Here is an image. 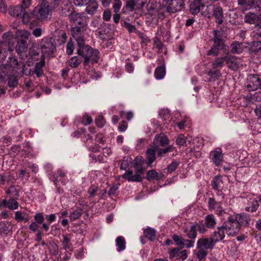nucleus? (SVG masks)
<instances>
[{"label": "nucleus", "instance_id": "39448f33", "mask_svg": "<svg viewBox=\"0 0 261 261\" xmlns=\"http://www.w3.org/2000/svg\"><path fill=\"white\" fill-rule=\"evenodd\" d=\"M40 49L43 54L47 55L54 53L56 49L55 40L50 37H45L41 40Z\"/></svg>", "mask_w": 261, "mask_h": 261}, {"label": "nucleus", "instance_id": "ddd939ff", "mask_svg": "<svg viewBox=\"0 0 261 261\" xmlns=\"http://www.w3.org/2000/svg\"><path fill=\"white\" fill-rule=\"evenodd\" d=\"M184 6L185 4L182 0H170L166 10L168 12L173 13L181 11Z\"/></svg>", "mask_w": 261, "mask_h": 261}, {"label": "nucleus", "instance_id": "393cba45", "mask_svg": "<svg viewBox=\"0 0 261 261\" xmlns=\"http://www.w3.org/2000/svg\"><path fill=\"white\" fill-rule=\"evenodd\" d=\"M212 189L214 190H218L223 187V181L222 179L221 175H218L214 177L211 181Z\"/></svg>", "mask_w": 261, "mask_h": 261}, {"label": "nucleus", "instance_id": "0e129e2a", "mask_svg": "<svg viewBox=\"0 0 261 261\" xmlns=\"http://www.w3.org/2000/svg\"><path fill=\"white\" fill-rule=\"evenodd\" d=\"M123 26L128 31L129 33L135 32L137 30L135 25H132L126 21L124 22Z\"/></svg>", "mask_w": 261, "mask_h": 261}, {"label": "nucleus", "instance_id": "5701e85b", "mask_svg": "<svg viewBox=\"0 0 261 261\" xmlns=\"http://www.w3.org/2000/svg\"><path fill=\"white\" fill-rule=\"evenodd\" d=\"M184 232L189 239L195 240L197 235L196 226L192 225L189 228L187 227L184 228Z\"/></svg>", "mask_w": 261, "mask_h": 261}, {"label": "nucleus", "instance_id": "e2e57ef3", "mask_svg": "<svg viewBox=\"0 0 261 261\" xmlns=\"http://www.w3.org/2000/svg\"><path fill=\"white\" fill-rule=\"evenodd\" d=\"M90 157L94 160L95 162H105L106 159L103 157V156H101V155H96L94 154V153H92L90 154Z\"/></svg>", "mask_w": 261, "mask_h": 261}, {"label": "nucleus", "instance_id": "37998d69", "mask_svg": "<svg viewBox=\"0 0 261 261\" xmlns=\"http://www.w3.org/2000/svg\"><path fill=\"white\" fill-rule=\"evenodd\" d=\"M207 75L210 76L208 81H211L212 80H215V79L221 76V74L219 70L215 69L213 70L211 69L207 72Z\"/></svg>", "mask_w": 261, "mask_h": 261}, {"label": "nucleus", "instance_id": "79ce46f5", "mask_svg": "<svg viewBox=\"0 0 261 261\" xmlns=\"http://www.w3.org/2000/svg\"><path fill=\"white\" fill-rule=\"evenodd\" d=\"M81 63V59L77 56H74L69 60L68 65L71 68H75L77 67Z\"/></svg>", "mask_w": 261, "mask_h": 261}, {"label": "nucleus", "instance_id": "72a5a7b5", "mask_svg": "<svg viewBox=\"0 0 261 261\" xmlns=\"http://www.w3.org/2000/svg\"><path fill=\"white\" fill-rule=\"evenodd\" d=\"M144 235L146 238H147L151 241H154L156 238L155 230L151 228L145 229L144 230Z\"/></svg>", "mask_w": 261, "mask_h": 261}, {"label": "nucleus", "instance_id": "dca6fc26", "mask_svg": "<svg viewBox=\"0 0 261 261\" xmlns=\"http://www.w3.org/2000/svg\"><path fill=\"white\" fill-rule=\"evenodd\" d=\"M169 143V140L168 137L163 133L157 135L153 139L151 145H158V147L161 146L164 147Z\"/></svg>", "mask_w": 261, "mask_h": 261}, {"label": "nucleus", "instance_id": "4d7b16f0", "mask_svg": "<svg viewBox=\"0 0 261 261\" xmlns=\"http://www.w3.org/2000/svg\"><path fill=\"white\" fill-rule=\"evenodd\" d=\"M112 17V12L110 9H106L103 11L102 14V19L104 21H109Z\"/></svg>", "mask_w": 261, "mask_h": 261}, {"label": "nucleus", "instance_id": "bf43d9fd", "mask_svg": "<svg viewBox=\"0 0 261 261\" xmlns=\"http://www.w3.org/2000/svg\"><path fill=\"white\" fill-rule=\"evenodd\" d=\"M112 8L113 10V12L115 13L113 16V21L115 24H118L120 19V15L119 13V12L121 8L117 9V10H118L117 11L114 10V7L113 6H112Z\"/></svg>", "mask_w": 261, "mask_h": 261}, {"label": "nucleus", "instance_id": "680f3d73", "mask_svg": "<svg viewBox=\"0 0 261 261\" xmlns=\"http://www.w3.org/2000/svg\"><path fill=\"white\" fill-rule=\"evenodd\" d=\"M98 190V187L94 185H91L88 190V193L89 194L90 197H93L97 192Z\"/></svg>", "mask_w": 261, "mask_h": 261}, {"label": "nucleus", "instance_id": "f03ea898", "mask_svg": "<svg viewBox=\"0 0 261 261\" xmlns=\"http://www.w3.org/2000/svg\"><path fill=\"white\" fill-rule=\"evenodd\" d=\"M34 17L41 21L50 20L52 16V10L46 1H42L41 3L38 5L32 12Z\"/></svg>", "mask_w": 261, "mask_h": 261}, {"label": "nucleus", "instance_id": "c9c22d12", "mask_svg": "<svg viewBox=\"0 0 261 261\" xmlns=\"http://www.w3.org/2000/svg\"><path fill=\"white\" fill-rule=\"evenodd\" d=\"M116 243L117 246V251L120 252L125 248V241L124 238L122 236L118 237L116 239Z\"/></svg>", "mask_w": 261, "mask_h": 261}, {"label": "nucleus", "instance_id": "6e6d98bb", "mask_svg": "<svg viewBox=\"0 0 261 261\" xmlns=\"http://www.w3.org/2000/svg\"><path fill=\"white\" fill-rule=\"evenodd\" d=\"M71 13H76V12H73V7L72 6L70 7H65L63 8L61 11V13L63 16H68L70 18V14Z\"/></svg>", "mask_w": 261, "mask_h": 261}, {"label": "nucleus", "instance_id": "ea45409f", "mask_svg": "<svg viewBox=\"0 0 261 261\" xmlns=\"http://www.w3.org/2000/svg\"><path fill=\"white\" fill-rule=\"evenodd\" d=\"M173 240L175 242L176 245L179 246L180 249L183 248L185 247L184 241L185 239L177 234H173L172 237Z\"/></svg>", "mask_w": 261, "mask_h": 261}, {"label": "nucleus", "instance_id": "f8f14e48", "mask_svg": "<svg viewBox=\"0 0 261 261\" xmlns=\"http://www.w3.org/2000/svg\"><path fill=\"white\" fill-rule=\"evenodd\" d=\"M212 0H194L190 6V11L193 15L198 14L205 4L212 3Z\"/></svg>", "mask_w": 261, "mask_h": 261}, {"label": "nucleus", "instance_id": "4be33fe9", "mask_svg": "<svg viewBox=\"0 0 261 261\" xmlns=\"http://www.w3.org/2000/svg\"><path fill=\"white\" fill-rule=\"evenodd\" d=\"M98 8V4L96 0H91L89 3L87 5L85 11L90 15L94 14Z\"/></svg>", "mask_w": 261, "mask_h": 261}, {"label": "nucleus", "instance_id": "4c0bfd02", "mask_svg": "<svg viewBox=\"0 0 261 261\" xmlns=\"http://www.w3.org/2000/svg\"><path fill=\"white\" fill-rule=\"evenodd\" d=\"M134 166L135 169H140L144 172L145 169L143 167V164L144 163L143 158L141 156H137L135 160Z\"/></svg>", "mask_w": 261, "mask_h": 261}, {"label": "nucleus", "instance_id": "0eeeda50", "mask_svg": "<svg viewBox=\"0 0 261 261\" xmlns=\"http://www.w3.org/2000/svg\"><path fill=\"white\" fill-rule=\"evenodd\" d=\"M223 225L225 229L226 234L228 236H234L240 230L238 223H234L233 217L231 216H229L228 219L223 223Z\"/></svg>", "mask_w": 261, "mask_h": 261}, {"label": "nucleus", "instance_id": "8fccbe9b", "mask_svg": "<svg viewBox=\"0 0 261 261\" xmlns=\"http://www.w3.org/2000/svg\"><path fill=\"white\" fill-rule=\"evenodd\" d=\"M32 151V148L28 143H26L21 150V154L24 157H26Z\"/></svg>", "mask_w": 261, "mask_h": 261}, {"label": "nucleus", "instance_id": "5fc2aeb1", "mask_svg": "<svg viewBox=\"0 0 261 261\" xmlns=\"http://www.w3.org/2000/svg\"><path fill=\"white\" fill-rule=\"evenodd\" d=\"M251 202L252 206L246 207V211L251 212H255L259 206L258 202L256 200H253Z\"/></svg>", "mask_w": 261, "mask_h": 261}, {"label": "nucleus", "instance_id": "58836bf2", "mask_svg": "<svg viewBox=\"0 0 261 261\" xmlns=\"http://www.w3.org/2000/svg\"><path fill=\"white\" fill-rule=\"evenodd\" d=\"M19 204L16 201V199L14 198H11L8 201H7L6 207L10 210H16L18 208Z\"/></svg>", "mask_w": 261, "mask_h": 261}, {"label": "nucleus", "instance_id": "423d86ee", "mask_svg": "<svg viewBox=\"0 0 261 261\" xmlns=\"http://www.w3.org/2000/svg\"><path fill=\"white\" fill-rule=\"evenodd\" d=\"M87 29V27H79L76 26L71 27V33L72 37L76 40L77 44L85 43V36Z\"/></svg>", "mask_w": 261, "mask_h": 261}, {"label": "nucleus", "instance_id": "49530a36", "mask_svg": "<svg viewBox=\"0 0 261 261\" xmlns=\"http://www.w3.org/2000/svg\"><path fill=\"white\" fill-rule=\"evenodd\" d=\"M63 241H62V245L63 248L65 249L69 248L71 246L70 244V234H65L63 236Z\"/></svg>", "mask_w": 261, "mask_h": 261}, {"label": "nucleus", "instance_id": "c85d7f7f", "mask_svg": "<svg viewBox=\"0 0 261 261\" xmlns=\"http://www.w3.org/2000/svg\"><path fill=\"white\" fill-rule=\"evenodd\" d=\"M23 11H24V9L21 6H16L11 7L9 13L13 17H19L21 16Z\"/></svg>", "mask_w": 261, "mask_h": 261}, {"label": "nucleus", "instance_id": "bb28decb", "mask_svg": "<svg viewBox=\"0 0 261 261\" xmlns=\"http://www.w3.org/2000/svg\"><path fill=\"white\" fill-rule=\"evenodd\" d=\"M230 51L232 54H240L244 50L243 43L237 41L233 42L230 45Z\"/></svg>", "mask_w": 261, "mask_h": 261}, {"label": "nucleus", "instance_id": "9d476101", "mask_svg": "<svg viewBox=\"0 0 261 261\" xmlns=\"http://www.w3.org/2000/svg\"><path fill=\"white\" fill-rule=\"evenodd\" d=\"M247 88L250 91L261 89V79L255 74H250L247 79Z\"/></svg>", "mask_w": 261, "mask_h": 261}, {"label": "nucleus", "instance_id": "09e8293b", "mask_svg": "<svg viewBox=\"0 0 261 261\" xmlns=\"http://www.w3.org/2000/svg\"><path fill=\"white\" fill-rule=\"evenodd\" d=\"M179 165V162L177 161H173L171 164H170L166 169L168 173H170L174 172L178 167Z\"/></svg>", "mask_w": 261, "mask_h": 261}, {"label": "nucleus", "instance_id": "864d4df0", "mask_svg": "<svg viewBox=\"0 0 261 261\" xmlns=\"http://www.w3.org/2000/svg\"><path fill=\"white\" fill-rule=\"evenodd\" d=\"M186 143V139L185 136L180 134L176 140V144L179 147L184 146Z\"/></svg>", "mask_w": 261, "mask_h": 261}, {"label": "nucleus", "instance_id": "a211bd4d", "mask_svg": "<svg viewBox=\"0 0 261 261\" xmlns=\"http://www.w3.org/2000/svg\"><path fill=\"white\" fill-rule=\"evenodd\" d=\"M211 158L213 163L216 166H219L223 161V154L221 150L220 149L219 150H213L210 153Z\"/></svg>", "mask_w": 261, "mask_h": 261}, {"label": "nucleus", "instance_id": "7ed1b4c3", "mask_svg": "<svg viewBox=\"0 0 261 261\" xmlns=\"http://www.w3.org/2000/svg\"><path fill=\"white\" fill-rule=\"evenodd\" d=\"M216 243L212 237H202L199 239L197 242V251L196 253L197 257L201 260L204 258L207 255V250H212L215 246Z\"/></svg>", "mask_w": 261, "mask_h": 261}, {"label": "nucleus", "instance_id": "4468645a", "mask_svg": "<svg viewBox=\"0 0 261 261\" xmlns=\"http://www.w3.org/2000/svg\"><path fill=\"white\" fill-rule=\"evenodd\" d=\"M213 34L214 37L212 40L214 43L213 45L220 50L225 49V41L222 38V34L219 31L214 30Z\"/></svg>", "mask_w": 261, "mask_h": 261}, {"label": "nucleus", "instance_id": "a18cd8bd", "mask_svg": "<svg viewBox=\"0 0 261 261\" xmlns=\"http://www.w3.org/2000/svg\"><path fill=\"white\" fill-rule=\"evenodd\" d=\"M7 80L8 85L10 87H15L18 85V79L15 75L10 74Z\"/></svg>", "mask_w": 261, "mask_h": 261}, {"label": "nucleus", "instance_id": "a878e982", "mask_svg": "<svg viewBox=\"0 0 261 261\" xmlns=\"http://www.w3.org/2000/svg\"><path fill=\"white\" fill-rule=\"evenodd\" d=\"M11 73V68L9 65H3L0 67V80H5Z\"/></svg>", "mask_w": 261, "mask_h": 261}, {"label": "nucleus", "instance_id": "f704fd0d", "mask_svg": "<svg viewBox=\"0 0 261 261\" xmlns=\"http://www.w3.org/2000/svg\"><path fill=\"white\" fill-rule=\"evenodd\" d=\"M11 229L10 223L8 221L0 222V233L7 234Z\"/></svg>", "mask_w": 261, "mask_h": 261}, {"label": "nucleus", "instance_id": "338daca9", "mask_svg": "<svg viewBox=\"0 0 261 261\" xmlns=\"http://www.w3.org/2000/svg\"><path fill=\"white\" fill-rule=\"evenodd\" d=\"M244 221V216L242 214H237L233 218V222L234 223H238V226L241 228V224Z\"/></svg>", "mask_w": 261, "mask_h": 261}, {"label": "nucleus", "instance_id": "c03bdc74", "mask_svg": "<svg viewBox=\"0 0 261 261\" xmlns=\"http://www.w3.org/2000/svg\"><path fill=\"white\" fill-rule=\"evenodd\" d=\"M82 215V210L81 208L76 209L74 211L69 214V218L71 221L80 218Z\"/></svg>", "mask_w": 261, "mask_h": 261}, {"label": "nucleus", "instance_id": "1a4fd4ad", "mask_svg": "<svg viewBox=\"0 0 261 261\" xmlns=\"http://www.w3.org/2000/svg\"><path fill=\"white\" fill-rule=\"evenodd\" d=\"M146 3V0H127L125 3V8L130 12L134 11L135 9L142 11Z\"/></svg>", "mask_w": 261, "mask_h": 261}, {"label": "nucleus", "instance_id": "e433bc0d", "mask_svg": "<svg viewBox=\"0 0 261 261\" xmlns=\"http://www.w3.org/2000/svg\"><path fill=\"white\" fill-rule=\"evenodd\" d=\"M215 7V6L211 5V3L208 4V6H206V9L204 11L202 12L201 14L209 18L212 17Z\"/></svg>", "mask_w": 261, "mask_h": 261}, {"label": "nucleus", "instance_id": "7c9ffc66", "mask_svg": "<svg viewBox=\"0 0 261 261\" xmlns=\"http://www.w3.org/2000/svg\"><path fill=\"white\" fill-rule=\"evenodd\" d=\"M10 65H9L11 68H12V67H13L14 68L16 69H19L21 67H22V73L24 74V68L26 67L25 65L23 64V63H19L18 62L17 59L15 58H11L10 59Z\"/></svg>", "mask_w": 261, "mask_h": 261}, {"label": "nucleus", "instance_id": "052dcab7", "mask_svg": "<svg viewBox=\"0 0 261 261\" xmlns=\"http://www.w3.org/2000/svg\"><path fill=\"white\" fill-rule=\"evenodd\" d=\"M180 249L178 248H174L169 251V257L170 258H173L175 257H179L180 253Z\"/></svg>", "mask_w": 261, "mask_h": 261}, {"label": "nucleus", "instance_id": "412c9836", "mask_svg": "<svg viewBox=\"0 0 261 261\" xmlns=\"http://www.w3.org/2000/svg\"><path fill=\"white\" fill-rule=\"evenodd\" d=\"M213 17L216 19V22L218 24H221L223 21V10L220 6H215L213 13Z\"/></svg>", "mask_w": 261, "mask_h": 261}, {"label": "nucleus", "instance_id": "603ef678", "mask_svg": "<svg viewBox=\"0 0 261 261\" xmlns=\"http://www.w3.org/2000/svg\"><path fill=\"white\" fill-rule=\"evenodd\" d=\"M218 203L214 198L210 197L208 199V207L210 211L214 210Z\"/></svg>", "mask_w": 261, "mask_h": 261}, {"label": "nucleus", "instance_id": "de8ad7c7", "mask_svg": "<svg viewBox=\"0 0 261 261\" xmlns=\"http://www.w3.org/2000/svg\"><path fill=\"white\" fill-rule=\"evenodd\" d=\"M257 15L254 13H248L246 15V22L249 23L256 24Z\"/></svg>", "mask_w": 261, "mask_h": 261}, {"label": "nucleus", "instance_id": "cd10ccee", "mask_svg": "<svg viewBox=\"0 0 261 261\" xmlns=\"http://www.w3.org/2000/svg\"><path fill=\"white\" fill-rule=\"evenodd\" d=\"M204 223L207 228H213L216 224V220L214 215L210 214L204 218Z\"/></svg>", "mask_w": 261, "mask_h": 261}, {"label": "nucleus", "instance_id": "13d9d810", "mask_svg": "<svg viewBox=\"0 0 261 261\" xmlns=\"http://www.w3.org/2000/svg\"><path fill=\"white\" fill-rule=\"evenodd\" d=\"M155 146L158 148V149H156V154L159 157H162L169 152L167 147L162 148L158 147V145H157Z\"/></svg>", "mask_w": 261, "mask_h": 261}, {"label": "nucleus", "instance_id": "774afa93", "mask_svg": "<svg viewBox=\"0 0 261 261\" xmlns=\"http://www.w3.org/2000/svg\"><path fill=\"white\" fill-rule=\"evenodd\" d=\"M10 190H11V195L13 197V198H16V199H18V197L19 196V190H17L16 187L14 186H11L10 187Z\"/></svg>", "mask_w": 261, "mask_h": 261}, {"label": "nucleus", "instance_id": "69168bd1", "mask_svg": "<svg viewBox=\"0 0 261 261\" xmlns=\"http://www.w3.org/2000/svg\"><path fill=\"white\" fill-rule=\"evenodd\" d=\"M34 220L35 222H37L38 224H43L44 221V217L42 214V213H38L36 214L34 216Z\"/></svg>", "mask_w": 261, "mask_h": 261}, {"label": "nucleus", "instance_id": "20e7f679", "mask_svg": "<svg viewBox=\"0 0 261 261\" xmlns=\"http://www.w3.org/2000/svg\"><path fill=\"white\" fill-rule=\"evenodd\" d=\"M16 36L17 40L16 50L18 52H24L28 48L27 40L30 36V32L24 30H18Z\"/></svg>", "mask_w": 261, "mask_h": 261}, {"label": "nucleus", "instance_id": "b1692460", "mask_svg": "<svg viewBox=\"0 0 261 261\" xmlns=\"http://www.w3.org/2000/svg\"><path fill=\"white\" fill-rule=\"evenodd\" d=\"M163 176L162 174H159L155 170L152 169L147 172L146 178L148 181L160 180Z\"/></svg>", "mask_w": 261, "mask_h": 261}, {"label": "nucleus", "instance_id": "c756f323", "mask_svg": "<svg viewBox=\"0 0 261 261\" xmlns=\"http://www.w3.org/2000/svg\"><path fill=\"white\" fill-rule=\"evenodd\" d=\"M166 73L165 67L164 66H158L154 71V76L157 80L162 79Z\"/></svg>", "mask_w": 261, "mask_h": 261}, {"label": "nucleus", "instance_id": "6ab92c4d", "mask_svg": "<svg viewBox=\"0 0 261 261\" xmlns=\"http://www.w3.org/2000/svg\"><path fill=\"white\" fill-rule=\"evenodd\" d=\"M225 233V229L222 225L221 226L217 228V229L213 232L212 238L216 243L224 239Z\"/></svg>", "mask_w": 261, "mask_h": 261}, {"label": "nucleus", "instance_id": "473e14b6", "mask_svg": "<svg viewBox=\"0 0 261 261\" xmlns=\"http://www.w3.org/2000/svg\"><path fill=\"white\" fill-rule=\"evenodd\" d=\"M147 10L148 12V14L151 16H153L156 14L158 11H157V5L156 3L151 2H149L147 5Z\"/></svg>", "mask_w": 261, "mask_h": 261}, {"label": "nucleus", "instance_id": "9b49d317", "mask_svg": "<svg viewBox=\"0 0 261 261\" xmlns=\"http://www.w3.org/2000/svg\"><path fill=\"white\" fill-rule=\"evenodd\" d=\"M143 172L140 169H135V174L133 175V171L131 170H127L122 175V178L127 179L128 181L140 182L142 178Z\"/></svg>", "mask_w": 261, "mask_h": 261}, {"label": "nucleus", "instance_id": "aec40b11", "mask_svg": "<svg viewBox=\"0 0 261 261\" xmlns=\"http://www.w3.org/2000/svg\"><path fill=\"white\" fill-rule=\"evenodd\" d=\"M45 58L44 55L42 56V59L39 62H37L35 64L34 69V73L37 77H41L43 74V67L45 66Z\"/></svg>", "mask_w": 261, "mask_h": 261}, {"label": "nucleus", "instance_id": "2f4dec72", "mask_svg": "<svg viewBox=\"0 0 261 261\" xmlns=\"http://www.w3.org/2000/svg\"><path fill=\"white\" fill-rule=\"evenodd\" d=\"M251 51L254 55H256L258 58H261V42H255L253 43L251 46Z\"/></svg>", "mask_w": 261, "mask_h": 261}, {"label": "nucleus", "instance_id": "a19ab883", "mask_svg": "<svg viewBox=\"0 0 261 261\" xmlns=\"http://www.w3.org/2000/svg\"><path fill=\"white\" fill-rule=\"evenodd\" d=\"M224 61H225V57L217 58L216 60L212 63L213 69H217L218 67H222L224 65Z\"/></svg>", "mask_w": 261, "mask_h": 261}, {"label": "nucleus", "instance_id": "2eb2a0df", "mask_svg": "<svg viewBox=\"0 0 261 261\" xmlns=\"http://www.w3.org/2000/svg\"><path fill=\"white\" fill-rule=\"evenodd\" d=\"M225 62L228 67L232 70H236L243 65L241 60L235 56H225Z\"/></svg>", "mask_w": 261, "mask_h": 261}, {"label": "nucleus", "instance_id": "6e6552de", "mask_svg": "<svg viewBox=\"0 0 261 261\" xmlns=\"http://www.w3.org/2000/svg\"><path fill=\"white\" fill-rule=\"evenodd\" d=\"M69 20L73 24L74 27H88L86 16L85 15L84 13H70Z\"/></svg>", "mask_w": 261, "mask_h": 261}, {"label": "nucleus", "instance_id": "f257e3e1", "mask_svg": "<svg viewBox=\"0 0 261 261\" xmlns=\"http://www.w3.org/2000/svg\"><path fill=\"white\" fill-rule=\"evenodd\" d=\"M83 43L77 44V54L84 59L83 64L88 65L91 61L92 64L97 63L99 60V52L97 49H94L89 45Z\"/></svg>", "mask_w": 261, "mask_h": 261}, {"label": "nucleus", "instance_id": "3c124183", "mask_svg": "<svg viewBox=\"0 0 261 261\" xmlns=\"http://www.w3.org/2000/svg\"><path fill=\"white\" fill-rule=\"evenodd\" d=\"M194 225L196 226V230L197 229L201 233H204L207 231V227L205 226V223L199 222L194 224Z\"/></svg>", "mask_w": 261, "mask_h": 261}, {"label": "nucleus", "instance_id": "f3484780", "mask_svg": "<svg viewBox=\"0 0 261 261\" xmlns=\"http://www.w3.org/2000/svg\"><path fill=\"white\" fill-rule=\"evenodd\" d=\"M158 148L155 145H150L149 147L146 150V159L147 160V165L149 166L155 160Z\"/></svg>", "mask_w": 261, "mask_h": 261}]
</instances>
